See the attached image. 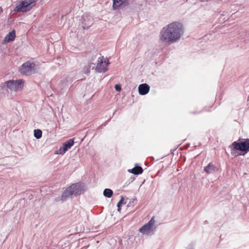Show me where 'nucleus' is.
<instances>
[{"label": "nucleus", "instance_id": "6ab92c4d", "mask_svg": "<svg viewBox=\"0 0 249 249\" xmlns=\"http://www.w3.org/2000/svg\"><path fill=\"white\" fill-rule=\"evenodd\" d=\"M2 8L1 7H0V14H1L2 12Z\"/></svg>", "mask_w": 249, "mask_h": 249}, {"label": "nucleus", "instance_id": "20e7f679", "mask_svg": "<svg viewBox=\"0 0 249 249\" xmlns=\"http://www.w3.org/2000/svg\"><path fill=\"white\" fill-rule=\"evenodd\" d=\"M4 85L11 91L18 92L23 89L25 81L22 79H12L5 82Z\"/></svg>", "mask_w": 249, "mask_h": 249}, {"label": "nucleus", "instance_id": "2eb2a0df", "mask_svg": "<svg viewBox=\"0 0 249 249\" xmlns=\"http://www.w3.org/2000/svg\"><path fill=\"white\" fill-rule=\"evenodd\" d=\"M103 195L105 196L110 198L113 195V191L110 189H105L103 192Z\"/></svg>", "mask_w": 249, "mask_h": 249}, {"label": "nucleus", "instance_id": "f3484780", "mask_svg": "<svg viewBox=\"0 0 249 249\" xmlns=\"http://www.w3.org/2000/svg\"><path fill=\"white\" fill-rule=\"evenodd\" d=\"M124 201V198L123 196H121V199L119 202L117 203V207H118V211L119 212H120L121 211V206L123 204Z\"/></svg>", "mask_w": 249, "mask_h": 249}, {"label": "nucleus", "instance_id": "423d86ee", "mask_svg": "<svg viewBox=\"0 0 249 249\" xmlns=\"http://www.w3.org/2000/svg\"><path fill=\"white\" fill-rule=\"evenodd\" d=\"M35 0H22L18 1L14 11L17 12H25L30 10L34 6Z\"/></svg>", "mask_w": 249, "mask_h": 249}, {"label": "nucleus", "instance_id": "ddd939ff", "mask_svg": "<svg viewBox=\"0 0 249 249\" xmlns=\"http://www.w3.org/2000/svg\"><path fill=\"white\" fill-rule=\"evenodd\" d=\"M216 168L212 163H210L207 166L204 168V171L207 174L214 173L217 171Z\"/></svg>", "mask_w": 249, "mask_h": 249}, {"label": "nucleus", "instance_id": "a211bd4d", "mask_svg": "<svg viewBox=\"0 0 249 249\" xmlns=\"http://www.w3.org/2000/svg\"><path fill=\"white\" fill-rule=\"evenodd\" d=\"M115 89L116 90L120 91L121 90V87L119 85H115Z\"/></svg>", "mask_w": 249, "mask_h": 249}, {"label": "nucleus", "instance_id": "f03ea898", "mask_svg": "<svg viewBox=\"0 0 249 249\" xmlns=\"http://www.w3.org/2000/svg\"><path fill=\"white\" fill-rule=\"evenodd\" d=\"M87 188L84 184L76 183L72 184L67 187L64 191L61 200L62 201L66 200L69 197H72L83 193Z\"/></svg>", "mask_w": 249, "mask_h": 249}, {"label": "nucleus", "instance_id": "39448f33", "mask_svg": "<svg viewBox=\"0 0 249 249\" xmlns=\"http://www.w3.org/2000/svg\"><path fill=\"white\" fill-rule=\"evenodd\" d=\"M39 68L38 62L28 61L23 63L20 68V72L22 74H27L34 72Z\"/></svg>", "mask_w": 249, "mask_h": 249}, {"label": "nucleus", "instance_id": "6e6552de", "mask_svg": "<svg viewBox=\"0 0 249 249\" xmlns=\"http://www.w3.org/2000/svg\"><path fill=\"white\" fill-rule=\"evenodd\" d=\"M238 150L247 153L249 151V139L243 140L240 142H234V150Z\"/></svg>", "mask_w": 249, "mask_h": 249}, {"label": "nucleus", "instance_id": "aec40b11", "mask_svg": "<svg viewBox=\"0 0 249 249\" xmlns=\"http://www.w3.org/2000/svg\"><path fill=\"white\" fill-rule=\"evenodd\" d=\"M91 24V21H90L89 22V25H90Z\"/></svg>", "mask_w": 249, "mask_h": 249}, {"label": "nucleus", "instance_id": "dca6fc26", "mask_svg": "<svg viewBox=\"0 0 249 249\" xmlns=\"http://www.w3.org/2000/svg\"><path fill=\"white\" fill-rule=\"evenodd\" d=\"M42 135V131L40 129H35L34 130V136L35 138L39 139L41 138Z\"/></svg>", "mask_w": 249, "mask_h": 249}, {"label": "nucleus", "instance_id": "9d476101", "mask_svg": "<svg viewBox=\"0 0 249 249\" xmlns=\"http://www.w3.org/2000/svg\"><path fill=\"white\" fill-rule=\"evenodd\" d=\"M129 0H112V8L113 10H117L119 8L126 6Z\"/></svg>", "mask_w": 249, "mask_h": 249}, {"label": "nucleus", "instance_id": "0eeeda50", "mask_svg": "<svg viewBox=\"0 0 249 249\" xmlns=\"http://www.w3.org/2000/svg\"><path fill=\"white\" fill-rule=\"evenodd\" d=\"M109 61L103 56L99 57L97 60L96 71L98 72H105L107 71Z\"/></svg>", "mask_w": 249, "mask_h": 249}, {"label": "nucleus", "instance_id": "f257e3e1", "mask_svg": "<svg viewBox=\"0 0 249 249\" xmlns=\"http://www.w3.org/2000/svg\"><path fill=\"white\" fill-rule=\"evenodd\" d=\"M182 23L174 21L164 27L160 33V40L166 45H170L180 39L184 34Z\"/></svg>", "mask_w": 249, "mask_h": 249}, {"label": "nucleus", "instance_id": "f8f14e48", "mask_svg": "<svg viewBox=\"0 0 249 249\" xmlns=\"http://www.w3.org/2000/svg\"><path fill=\"white\" fill-rule=\"evenodd\" d=\"M16 37V33L15 31L9 32L5 37L2 43L6 44L15 40Z\"/></svg>", "mask_w": 249, "mask_h": 249}, {"label": "nucleus", "instance_id": "4468645a", "mask_svg": "<svg viewBox=\"0 0 249 249\" xmlns=\"http://www.w3.org/2000/svg\"><path fill=\"white\" fill-rule=\"evenodd\" d=\"M128 172L134 175H139L142 173L143 170L140 166H136L132 169H128Z\"/></svg>", "mask_w": 249, "mask_h": 249}, {"label": "nucleus", "instance_id": "1a4fd4ad", "mask_svg": "<svg viewBox=\"0 0 249 249\" xmlns=\"http://www.w3.org/2000/svg\"><path fill=\"white\" fill-rule=\"evenodd\" d=\"M74 140L73 139H69L68 141L64 142L62 147L57 150L55 154L58 155H63L66 151L70 149L74 144Z\"/></svg>", "mask_w": 249, "mask_h": 249}, {"label": "nucleus", "instance_id": "7ed1b4c3", "mask_svg": "<svg viewBox=\"0 0 249 249\" xmlns=\"http://www.w3.org/2000/svg\"><path fill=\"white\" fill-rule=\"evenodd\" d=\"M157 229L155 217H152L147 223L140 227L138 231L143 236H151L155 234Z\"/></svg>", "mask_w": 249, "mask_h": 249}, {"label": "nucleus", "instance_id": "9b49d317", "mask_svg": "<svg viewBox=\"0 0 249 249\" xmlns=\"http://www.w3.org/2000/svg\"><path fill=\"white\" fill-rule=\"evenodd\" d=\"M150 90V87L147 84H142L139 85L138 90L141 95H145L147 94Z\"/></svg>", "mask_w": 249, "mask_h": 249}]
</instances>
